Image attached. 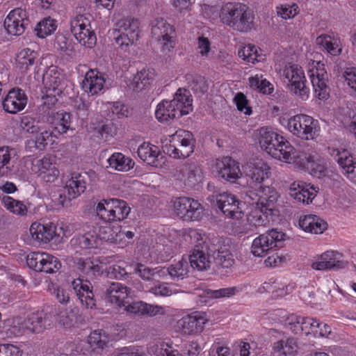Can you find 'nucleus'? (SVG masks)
<instances>
[{
  "label": "nucleus",
  "instance_id": "41",
  "mask_svg": "<svg viewBox=\"0 0 356 356\" xmlns=\"http://www.w3.org/2000/svg\"><path fill=\"white\" fill-rule=\"evenodd\" d=\"M238 54L240 58L251 63L259 62L264 59L261 49L251 44L243 47L238 50Z\"/></svg>",
  "mask_w": 356,
  "mask_h": 356
},
{
  "label": "nucleus",
  "instance_id": "48",
  "mask_svg": "<svg viewBox=\"0 0 356 356\" xmlns=\"http://www.w3.org/2000/svg\"><path fill=\"white\" fill-rule=\"evenodd\" d=\"M131 208L128 204L119 199L113 198V221H121L127 218Z\"/></svg>",
  "mask_w": 356,
  "mask_h": 356
},
{
  "label": "nucleus",
  "instance_id": "60",
  "mask_svg": "<svg viewBox=\"0 0 356 356\" xmlns=\"http://www.w3.org/2000/svg\"><path fill=\"white\" fill-rule=\"evenodd\" d=\"M238 290L236 286L222 288L218 290L208 289L204 291V295L210 298H218L222 297H230L236 294Z\"/></svg>",
  "mask_w": 356,
  "mask_h": 356
},
{
  "label": "nucleus",
  "instance_id": "34",
  "mask_svg": "<svg viewBox=\"0 0 356 356\" xmlns=\"http://www.w3.org/2000/svg\"><path fill=\"white\" fill-rule=\"evenodd\" d=\"M298 350L296 340L294 338H289L286 340H279L273 345V353L274 356H293Z\"/></svg>",
  "mask_w": 356,
  "mask_h": 356
},
{
  "label": "nucleus",
  "instance_id": "4",
  "mask_svg": "<svg viewBox=\"0 0 356 356\" xmlns=\"http://www.w3.org/2000/svg\"><path fill=\"white\" fill-rule=\"evenodd\" d=\"M279 122L294 136L301 140H315L320 135L321 127L318 121L307 114H296L289 118L282 115L279 118Z\"/></svg>",
  "mask_w": 356,
  "mask_h": 356
},
{
  "label": "nucleus",
  "instance_id": "63",
  "mask_svg": "<svg viewBox=\"0 0 356 356\" xmlns=\"http://www.w3.org/2000/svg\"><path fill=\"white\" fill-rule=\"evenodd\" d=\"M78 264L84 273L88 274L91 272L92 275H95L102 273V266L95 264L92 261L80 259Z\"/></svg>",
  "mask_w": 356,
  "mask_h": 356
},
{
  "label": "nucleus",
  "instance_id": "26",
  "mask_svg": "<svg viewBox=\"0 0 356 356\" xmlns=\"http://www.w3.org/2000/svg\"><path fill=\"white\" fill-rule=\"evenodd\" d=\"M106 79L97 70H90L86 72L81 82V88L90 95H96L103 91Z\"/></svg>",
  "mask_w": 356,
  "mask_h": 356
},
{
  "label": "nucleus",
  "instance_id": "40",
  "mask_svg": "<svg viewBox=\"0 0 356 356\" xmlns=\"http://www.w3.org/2000/svg\"><path fill=\"white\" fill-rule=\"evenodd\" d=\"M211 250L214 252V254L212 255L214 261L222 267L229 268L234 264V259L233 254L227 248V246H220L218 250L215 248Z\"/></svg>",
  "mask_w": 356,
  "mask_h": 356
},
{
  "label": "nucleus",
  "instance_id": "38",
  "mask_svg": "<svg viewBox=\"0 0 356 356\" xmlns=\"http://www.w3.org/2000/svg\"><path fill=\"white\" fill-rule=\"evenodd\" d=\"M316 44L323 49L325 50L332 56H338L341 53L340 41L328 35H319L316 40Z\"/></svg>",
  "mask_w": 356,
  "mask_h": 356
},
{
  "label": "nucleus",
  "instance_id": "1",
  "mask_svg": "<svg viewBox=\"0 0 356 356\" xmlns=\"http://www.w3.org/2000/svg\"><path fill=\"white\" fill-rule=\"evenodd\" d=\"M258 140L261 149L273 158L300 165L313 177L325 175L326 169L324 161L312 148L307 147L298 152L285 137L269 127L259 129Z\"/></svg>",
  "mask_w": 356,
  "mask_h": 356
},
{
  "label": "nucleus",
  "instance_id": "51",
  "mask_svg": "<svg viewBox=\"0 0 356 356\" xmlns=\"http://www.w3.org/2000/svg\"><path fill=\"white\" fill-rule=\"evenodd\" d=\"M113 198L102 200L96 206L97 216L104 221L112 222Z\"/></svg>",
  "mask_w": 356,
  "mask_h": 356
},
{
  "label": "nucleus",
  "instance_id": "59",
  "mask_svg": "<svg viewBox=\"0 0 356 356\" xmlns=\"http://www.w3.org/2000/svg\"><path fill=\"white\" fill-rule=\"evenodd\" d=\"M234 102L239 111L247 115L252 114V108L249 105V101L243 93L241 92H237L234 96Z\"/></svg>",
  "mask_w": 356,
  "mask_h": 356
},
{
  "label": "nucleus",
  "instance_id": "29",
  "mask_svg": "<svg viewBox=\"0 0 356 356\" xmlns=\"http://www.w3.org/2000/svg\"><path fill=\"white\" fill-rule=\"evenodd\" d=\"M292 239L284 232L277 229H272L255 238L252 245H277V243H291Z\"/></svg>",
  "mask_w": 356,
  "mask_h": 356
},
{
  "label": "nucleus",
  "instance_id": "22",
  "mask_svg": "<svg viewBox=\"0 0 356 356\" xmlns=\"http://www.w3.org/2000/svg\"><path fill=\"white\" fill-rule=\"evenodd\" d=\"M29 232L34 241L47 244L56 236V225L51 222L43 223L37 220L31 223Z\"/></svg>",
  "mask_w": 356,
  "mask_h": 356
},
{
  "label": "nucleus",
  "instance_id": "54",
  "mask_svg": "<svg viewBox=\"0 0 356 356\" xmlns=\"http://www.w3.org/2000/svg\"><path fill=\"white\" fill-rule=\"evenodd\" d=\"M135 270L142 279L145 280L154 279L156 275L161 276V274H165L164 268H150L142 264H137Z\"/></svg>",
  "mask_w": 356,
  "mask_h": 356
},
{
  "label": "nucleus",
  "instance_id": "6",
  "mask_svg": "<svg viewBox=\"0 0 356 356\" xmlns=\"http://www.w3.org/2000/svg\"><path fill=\"white\" fill-rule=\"evenodd\" d=\"M281 75L287 81L291 93L302 101L309 98L310 90L306 86V77L301 66L295 63H288Z\"/></svg>",
  "mask_w": 356,
  "mask_h": 356
},
{
  "label": "nucleus",
  "instance_id": "44",
  "mask_svg": "<svg viewBox=\"0 0 356 356\" xmlns=\"http://www.w3.org/2000/svg\"><path fill=\"white\" fill-rule=\"evenodd\" d=\"M203 215V206L197 200L189 197L184 220L199 221L202 219Z\"/></svg>",
  "mask_w": 356,
  "mask_h": 356
},
{
  "label": "nucleus",
  "instance_id": "28",
  "mask_svg": "<svg viewBox=\"0 0 356 356\" xmlns=\"http://www.w3.org/2000/svg\"><path fill=\"white\" fill-rule=\"evenodd\" d=\"M298 224L305 232L316 234L323 233L327 227L323 219L313 214L300 216Z\"/></svg>",
  "mask_w": 356,
  "mask_h": 356
},
{
  "label": "nucleus",
  "instance_id": "36",
  "mask_svg": "<svg viewBox=\"0 0 356 356\" xmlns=\"http://www.w3.org/2000/svg\"><path fill=\"white\" fill-rule=\"evenodd\" d=\"M160 151L157 146L144 142L138 148V155L143 161L151 165H156Z\"/></svg>",
  "mask_w": 356,
  "mask_h": 356
},
{
  "label": "nucleus",
  "instance_id": "20",
  "mask_svg": "<svg viewBox=\"0 0 356 356\" xmlns=\"http://www.w3.org/2000/svg\"><path fill=\"white\" fill-rule=\"evenodd\" d=\"M86 188L85 177L80 173H73L66 181L64 188V197L60 195V203L64 206L67 202L76 198L83 193Z\"/></svg>",
  "mask_w": 356,
  "mask_h": 356
},
{
  "label": "nucleus",
  "instance_id": "52",
  "mask_svg": "<svg viewBox=\"0 0 356 356\" xmlns=\"http://www.w3.org/2000/svg\"><path fill=\"white\" fill-rule=\"evenodd\" d=\"M35 134V139L33 141L35 147L39 150L44 149L52 139V132L42 124Z\"/></svg>",
  "mask_w": 356,
  "mask_h": 356
},
{
  "label": "nucleus",
  "instance_id": "43",
  "mask_svg": "<svg viewBox=\"0 0 356 356\" xmlns=\"http://www.w3.org/2000/svg\"><path fill=\"white\" fill-rule=\"evenodd\" d=\"M188 259L182 257L180 261L171 264L166 270L164 268V271L172 279H184L188 275Z\"/></svg>",
  "mask_w": 356,
  "mask_h": 356
},
{
  "label": "nucleus",
  "instance_id": "3",
  "mask_svg": "<svg viewBox=\"0 0 356 356\" xmlns=\"http://www.w3.org/2000/svg\"><path fill=\"white\" fill-rule=\"evenodd\" d=\"M219 17L222 24L236 31L247 33L254 27V15L248 6L243 3L223 4Z\"/></svg>",
  "mask_w": 356,
  "mask_h": 356
},
{
  "label": "nucleus",
  "instance_id": "27",
  "mask_svg": "<svg viewBox=\"0 0 356 356\" xmlns=\"http://www.w3.org/2000/svg\"><path fill=\"white\" fill-rule=\"evenodd\" d=\"M172 102L179 118L189 114L193 111V98L190 92L184 88H179L175 95Z\"/></svg>",
  "mask_w": 356,
  "mask_h": 356
},
{
  "label": "nucleus",
  "instance_id": "57",
  "mask_svg": "<svg viewBox=\"0 0 356 356\" xmlns=\"http://www.w3.org/2000/svg\"><path fill=\"white\" fill-rule=\"evenodd\" d=\"M45 254L46 253L39 252H33L29 253L26 256L27 266L35 271L40 272L42 265V264H43L42 261H44V258L45 257Z\"/></svg>",
  "mask_w": 356,
  "mask_h": 356
},
{
  "label": "nucleus",
  "instance_id": "45",
  "mask_svg": "<svg viewBox=\"0 0 356 356\" xmlns=\"http://www.w3.org/2000/svg\"><path fill=\"white\" fill-rule=\"evenodd\" d=\"M57 22L50 17L41 20L35 29L38 37L44 38L51 35L57 29Z\"/></svg>",
  "mask_w": 356,
  "mask_h": 356
},
{
  "label": "nucleus",
  "instance_id": "12",
  "mask_svg": "<svg viewBox=\"0 0 356 356\" xmlns=\"http://www.w3.org/2000/svg\"><path fill=\"white\" fill-rule=\"evenodd\" d=\"M170 236L179 237L178 241L168 240L170 243H196L197 245H215L216 236L213 233H206L203 230L192 228L183 229L180 231L171 229L169 232Z\"/></svg>",
  "mask_w": 356,
  "mask_h": 356
},
{
  "label": "nucleus",
  "instance_id": "25",
  "mask_svg": "<svg viewBox=\"0 0 356 356\" xmlns=\"http://www.w3.org/2000/svg\"><path fill=\"white\" fill-rule=\"evenodd\" d=\"M72 287L83 305L90 309L95 306L92 286L90 281L79 277L72 282Z\"/></svg>",
  "mask_w": 356,
  "mask_h": 356
},
{
  "label": "nucleus",
  "instance_id": "14",
  "mask_svg": "<svg viewBox=\"0 0 356 356\" xmlns=\"http://www.w3.org/2000/svg\"><path fill=\"white\" fill-rule=\"evenodd\" d=\"M169 143L181 146V149L176 147L171 148V154L176 152L174 159H184L188 157L194 151L195 140L192 133L188 131L179 129L169 136Z\"/></svg>",
  "mask_w": 356,
  "mask_h": 356
},
{
  "label": "nucleus",
  "instance_id": "35",
  "mask_svg": "<svg viewBox=\"0 0 356 356\" xmlns=\"http://www.w3.org/2000/svg\"><path fill=\"white\" fill-rule=\"evenodd\" d=\"M36 51L29 48L21 50L16 58V67L22 72H26L30 70L38 58Z\"/></svg>",
  "mask_w": 356,
  "mask_h": 356
},
{
  "label": "nucleus",
  "instance_id": "13",
  "mask_svg": "<svg viewBox=\"0 0 356 356\" xmlns=\"http://www.w3.org/2000/svg\"><path fill=\"white\" fill-rule=\"evenodd\" d=\"M271 175L270 165L262 160H258L248 165L246 176L248 178V188L246 191L253 190L259 193L261 186H266L263 183L269 179Z\"/></svg>",
  "mask_w": 356,
  "mask_h": 356
},
{
  "label": "nucleus",
  "instance_id": "62",
  "mask_svg": "<svg viewBox=\"0 0 356 356\" xmlns=\"http://www.w3.org/2000/svg\"><path fill=\"white\" fill-rule=\"evenodd\" d=\"M295 289V284H282L281 283L275 280L271 285L273 293H275V296L283 297L287 294L291 293Z\"/></svg>",
  "mask_w": 356,
  "mask_h": 356
},
{
  "label": "nucleus",
  "instance_id": "55",
  "mask_svg": "<svg viewBox=\"0 0 356 356\" xmlns=\"http://www.w3.org/2000/svg\"><path fill=\"white\" fill-rule=\"evenodd\" d=\"M42 125L41 123L36 122L29 116L22 117L19 124V127L23 131L31 134H37Z\"/></svg>",
  "mask_w": 356,
  "mask_h": 356
},
{
  "label": "nucleus",
  "instance_id": "15",
  "mask_svg": "<svg viewBox=\"0 0 356 356\" xmlns=\"http://www.w3.org/2000/svg\"><path fill=\"white\" fill-rule=\"evenodd\" d=\"M213 170L219 177L232 183L243 175L239 163L229 156L216 159Z\"/></svg>",
  "mask_w": 356,
  "mask_h": 356
},
{
  "label": "nucleus",
  "instance_id": "19",
  "mask_svg": "<svg viewBox=\"0 0 356 356\" xmlns=\"http://www.w3.org/2000/svg\"><path fill=\"white\" fill-rule=\"evenodd\" d=\"M209 319L205 312H195L182 317L179 321V327L184 334H196L204 330Z\"/></svg>",
  "mask_w": 356,
  "mask_h": 356
},
{
  "label": "nucleus",
  "instance_id": "49",
  "mask_svg": "<svg viewBox=\"0 0 356 356\" xmlns=\"http://www.w3.org/2000/svg\"><path fill=\"white\" fill-rule=\"evenodd\" d=\"M46 318L42 312L32 313L26 318L28 330L31 332H41L45 328Z\"/></svg>",
  "mask_w": 356,
  "mask_h": 356
},
{
  "label": "nucleus",
  "instance_id": "2",
  "mask_svg": "<svg viewBox=\"0 0 356 356\" xmlns=\"http://www.w3.org/2000/svg\"><path fill=\"white\" fill-rule=\"evenodd\" d=\"M259 193L253 190L245 191L244 203L252 206L247 216L248 222L254 226L262 225L266 217L275 215L276 203L279 197L277 191L270 186H261Z\"/></svg>",
  "mask_w": 356,
  "mask_h": 356
},
{
  "label": "nucleus",
  "instance_id": "7",
  "mask_svg": "<svg viewBox=\"0 0 356 356\" xmlns=\"http://www.w3.org/2000/svg\"><path fill=\"white\" fill-rule=\"evenodd\" d=\"M92 17L89 14H79L70 20V31L80 44L92 48L97 42V37L91 26Z\"/></svg>",
  "mask_w": 356,
  "mask_h": 356
},
{
  "label": "nucleus",
  "instance_id": "5",
  "mask_svg": "<svg viewBox=\"0 0 356 356\" xmlns=\"http://www.w3.org/2000/svg\"><path fill=\"white\" fill-rule=\"evenodd\" d=\"M65 74L56 66H50L44 73L41 92L44 107L50 108L58 102L64 88Z\"/></svg>",
  "mask_w": 356,
  "mask_h": 356
},
{
  "label": "nucleus",
  "instance_id": "56",
  "mask_svg": "<svg viewBox=\"0 0 356 356\" xmlns=\"http://www.w3.org/2000/svg\"><path fill=\"white\" fill-rule=\"evenodd\" d=\"M44 259L40 272L53 273L60 269L61 264L56 257L46 253Z\"/></svg>",
  "mask_w": 356,
  "mask_h": 356
},
{
  "label": "nucleus",
  "instance_id": "33",
  "mask_svg": "<svg viewBox=\"0 0 356 356\" xmlns=\"http://www.w3.org/2000/svg\"><path fill=\"white\" fill-rule=\"evenodd\" d=\"M155 116L161 122L179 118L172 100H163L159 103L155 110Z\"/></svg>",
  "mask_w": 356,
  "mask_h": 356
},
{
  "label": "nucleus",
  "instance_id": "16",
  "mask_svg": "<svg viewBox=\"0 0 356 356\" xmlns=\"http://www.w3.org/2000/svg\"><path fill=\"white\" fill-rule=\"evenodd\" d=\"M29 22L26 11L17 8L9 12L4 20V26L9 34L20 35L25 31Z\"/></svg>",
  "mask_w": 356,
  "mask_h": 356
},
{
  "label": "nucleus",
  "instance_id": "53",
  "mask_svg": "<svg viewBox=\"0 0 356 356\" xmlns=\"http://www.w3.org/2000/svg\"><path fill=\"white\" fill-rule=\"evenodd\" d=\"M276 13L284 19H292L298 14L299 7L295 3H282L276 6Z\"/></svg>",
  "mask_w": 356,
  "mask_h": 356
},
{
  "label": "nucleus",
  "instance_id": "9",
  "mask_svg": "<svg viewBox=\"0 0 356 356\" xmlns=\"http://www.w3.org/2000/svg\"><path fill=\"white\" fill-rule=\"evenodd\" d=\"M31 169L38 179L46 184L54 183L60 175L56 156L50 154H47L40 159H33Z\"/></svg>",
  "mask_w": 356,
  "mask_h": 356
},
{
  "label": "nucleus",
  "instance_id": "50",
  "mask_svg": "<svg viewBox=\"0 0 356 356\" xmlns=\"http://www.w3.org/2000/svg\"><path fill=\"white\" fill-rule=\"evenodd\" d=\"M188 201L189 197H186L173 198L168 203V208L175 216L184 220Z\"/></svg>",
  "mask_w": 356,
  "mask_h": 356
},
{
  "label": "nucleus",
  "instance_id": "17",
  "mask_svg": "<svg viewBox=\"0 0 356 356\" xmlns=\"http://www.w3.org/2000/svg\"><path fill=\"white\" fill-rule=\"evenodd\" d=\"M216 200L219 209L227 216L239 219L243 216V203L234 195L224 192L219 194Z\"/></svg>",
  "mask_w": 356,
  "mask_h": 356
},
{
  "label": "nucleus",
  "instance_id": "21",
  "mask_svg": "<svg viewBox=\"0 0 356 356\" xmlns=\"http://www.w3.org/2000/svg\"><path fill=\"white\" fill-rule=\"evenodd\" d=\"M27 100V96L23 90L19 88H12L2 101L3 108L7 113H17L24 109Z\"/></svg>",
  "mask_w": 356,
  "mask_h": 356
},
{
  "label": "nucleus",
  "instance_id": "24",
  "mask_svg": "<svg viewBox=\"0 0 356 356\" xmlns=\"http://www.w3.org/2000/svg\"><path fill=\"white\" fill-rule=\"evenodd\" d=\"M318 190L310 184L297 181L293 182L289 188V194L298 202L309 204L316 196Z\"/></svg>",
  "mask_w": 356,
  "mask_h": 356
},
{
  "label": "nucleus",
  "instance_id": "8",
  "mask_svg": "<svg viewBox=\"0 0 356 356\" xmlns=\"http://www.w3.org/2000/svg\"><path fill=\"white\" fill-rule=\"evenodd\" d=\"M152 34L157 40L161 52L171 56L176 45V33L172 25L163 18H157L152 25Z\"/></svg>",
  "mask_w": 356,
  "mask_h": 356
},
{
  "label": "nucleus",
  "instance_id": "58",
  "mask_svg": "<svg viewBox=\"0 0 356 356\" xmlns=\"http://www.w3.org/2000/svg\"><path fill=\"white\" fill-rule=\"evenodd\" d=\"M148 251L150 252L149 257L151 260L156 261L157 262H165L169 261L174 256V252L171 246H163L162 250L159 251V253L156 256H152L154 249L155 246H147Z\"/></svg>",
  "mask_w": 356,
  "mask_h": 356
},
{
  "label": "nucleus",
  "instance_id": "32",
  "mask_svg": "<svg viewBox=\"0 0 356 356\" xmlns=\"http://www.w3.org/2000/svg\"><path fill=\"white\" fill-rule=\"evenodd\" d=\"M108 166L117 171L127 172L134 166V161L121 152H115L107 159Z\"/></svg>",
  "mask_w": 356,
  "mask_h": 356
},
{
  "label": "nucleus",
  "instance_id": "47",
  "mask_svg": "<svg viewBox=\"0 0 356 356\" xmlns=\"http://www.w3.org/2000/svg\"><path fill=\"white\" fill-rule=\"evenodd\" d=\"M295 322L300 325L302 331L306 335L312 333L314 335L318 334V327L321 325V322L317 321L316 318L299 316L296 317Z\"/></svg>",
  "mask_w": 356,
  "mask_h": 356
},
{
  "label": "nucleus",
  "instance_id": "18",
  "mask_svg": "<svg viewBox=\"0 0 356 356\" xmlns=\"http://www.w3.org/2000/svg\"><path fill=\"white\" fill-rule=\"evenodd\" d=\"M330 155L337 161L342 169L343 174L356 185V161L351 154L343 148H330Z\"/></svg>",
  "mask_w": 356,
  "mask_h": 356
},
{
  "label": "nucleus",
  "instance_id": "61",
  "mask_svg": "<svg viewBox=\"0 0 356 356\" xmlns=\"http://www.w3.org/2000/svg\"><path fill=\"white\" fill-rule=\"evenodd\" d=\"M106 107L111 111L112 115L116 116L118 118L127 117L129 112L127 106L121 102H107Z\"/></svg>",
  "mask_w": 356,
  "mask_h": 356
},
{
  "label": "nucleus",
  "instance_id": "31",
  "mask_svg": "<svg viewBox=\"0 0 356 356\" xmlns=\"http://www.w3.org/2000/svg\"><path fill=\"white\" fill-rule=\"evenodd\" d=\"M204 247L207 252L204 250L195 249L188 257L191 266L199 271L206 270L211 267V257L208 252V250L210 249L209 246Z\"/></svg>",
  "mask_w": 356,
  "mask_h": 356
},
{
  "label": "nucleus",
  "instance_id": "37",
  "mask_svg": "<svg viewBox=\"0 0 356 356\" xmlns=\"http://www.w3.org/2000/svg\"><path fill=\"white\" fill-rule=\"evenodd\" d=\"M185 184L193 187L202 181V170L195 163L184 165L181 169Z\"/></svg>",
  "mask_w": 356,
  "mask_h": 356
},
{
  "label": "nucleus",
  "instance_id": "64",
  "mask_svg": "<svg viewBox=\"0 0 356 356\" xmlns=\"http://www.w3.org/2000/svg\"><path fill=\"white\" fill-rule=\"evenodd\" d=\"M102 330H95L88 337V343L93 349L103 348L106 345V340L102 339Z\"/></svg>",
  "mask_w": 356,
  "mask_h": 356
},
{
  "label": "nucleus",
  "instance_id": "11",
  "mask_svg": "<svg viewBox=\"0 0 356 356\" xmlns=\"http://www.w3.org/2000/svg\"><path fill=\"white\" fill-rule=\"evenodd\" d=\"M308 75L313 86L314 95L320 100H326L330 96L327 86V74L325 65L320 61L313 60L309 63Z\"/></svg>",
  "mask_w": 356,
  "mask_h": 356
},
{
  "label": "nucleus",
  "instance_id": "42",
  "mask_svg": "<svg viewBox=\"0 0 356 356\" xmlns=\"http://www.w3.org/2000/svg\"><path fill=\"white\" fill-rule=\"evenodd\" d=\"M15 155L14 149L8 146L0 147V177L6 176L11 171L10 161Z\"/></svg>",
  "mask_w": 356,
  "mask_h": 356
},
{
  "label": "nucleus",
  "instance_id": "46",
  "mask_svg": "<svg viewBox=\"0 0 356 356\" xmlns=\"http://www.w3.org/2000/svg\"><path fill=\"white\" fill-rule=\"evenodd\" d=\"M51 127L59 134L66 133L70 127V115L67 113L58 112L51 121Z\"/></svg>",
  "mask_w": 356,
  "mask_h": 356
},
{
  "label": "nucleus",
  "instance_id": "39",
  "mask_svg": "<svg viewBox=\"0 0 356 356\" xmlns=\"http://www.w3.org/2000/svg\"><path fill=\"white\" fill-rule=\"evenodd\" d=\"M1 203L9 212L14 215L26 216L28 213V207L23 201L4 195L1 198Z\"/></svg>",
  "mask_w": 356,
  "mask_h": 356
},
{
  "label": "nucleus",
  "instance_id": "30",
  "mask_svg": "<svg viewBox=\"0 0 356 356\" xmlns=\"http://www.w3.org/2000/svg\"><path fill=\"white\" fill-rule=\"evenodd\" d=\"M155 77L156 72L154 69H143L134 76L129 86L134 90L140 91L151 85Z\"/></svg>",
  "mask_w": 356,
  "mask_h": 356
},
{
  "label": "nucleus",
  "instance_id": "10",
  "mask_svg": "<svg viewBox=\"0 0 356 356\" xmlns=\"http://www.w3.org/2000/svg\"><path fill=\"white\" fill-rule=\"evenodd\" d=\"M139 22L133 18H124L115 24L114 39L122 49L126 50L137 40L138 37Z\"/></svg>",
  "mask_w": 356,
  "mask_h": 356
},
{
  "label": "nucleus",
  "instance_id": "23",
  "mask_svg": "<svg viewBox=\"0 0 356 356\" xmlns=\"http://www.w3.org/2000/svg\"><path fill=\"white\" fill-rule=\"evenodd\" d=\"M131 289L120 282H111L105 286L104 296L108 302L118 307H125V300L131 295Z\"/></svg>",
  "mask_w": 356,
  "mask_h": 356
}]
</instances>
